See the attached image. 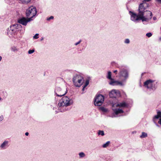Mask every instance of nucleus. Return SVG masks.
<instances>
[{
  "instance_id": "obj_1",
  "label": "nucleus",
  "mask_w": 161,
  "mask_h": 161,
  "mask_svg": "<svg viewBox=\"0 0 161 161\" xmlns=\"http://www.w3.org/2000/svg\"><path fill=\"white\" fill-rule=\"evenodd\" d=\"M148 7V4L143 2L139 6L138 13L137 14L131 11H129V14L130 16V20L135 23H138L139 20H141L142 22L147 21L151 19L152 17V13L151 11H147L146 13L150 14L149 17L144 16L143 11Z\"/></svg>"
},
{
  "instance_id": "obj_2",
  "label": "nucleus",
  "mask_w": 161,
  "mask_h": 161,
  "mask_svg": "<svg viewBox=\"0 0 161 161\" xmlns=\"http://www.w3.org/2000/svg\"><path fill=\"white\" fill-rule=\"evenodd\" d=\"M73 103V100L71 98L67 96H64L59 100L58 107L60 112H63L69 110L67 107L72 105Z\"/></svg>"
},
{
  "instance_id": "obj_3",
  "label": "nucleus",
  "mask_w": 161,
  "mask_h": 161,
  "mask_svg": "<svg viewBox=\"0 0 161 161\" xmlns=\"http://www.w3.org/2000/svg\"><path fill=\"white\" fill-rule=\"evenodd\" d=\"M115 106L116 107H119L121 108H125L127 107L128 106V104L125 101H122L121 102H119L117 104H114L113 105L112 110H113L114 113L116 115L119 114L123 113L124 111L122 109L120 108H114V107Z\"/></svg>"
},
{
  "instance_id": "obj_4",
  "label": "nucleus",
  "mask_w": 161,
  "mask_h": 161,
  "mask_svg": "<svg viewBox=\"0 0 161 161\" xmlns=\"http://www.w3.org/2000/svg\"><path fill=\"white\" fill-rule=\"evenodd\" d=\"M22 27V26L18 24H13L10 26L7 30V34L10 37L13 36Z\"/></svg>"
},
{
  "instance_id": "obj_5",
  "label": "nucleus",
  "mask_w": 161,
  "mask_h": 161,
  "mask_svg": "<svg viewBox=\"0 0 161 161\" xmlns=\"http://www.w3.org/2000/svg\"><path fill=\"white\" fill-rule=\"evenodd\" d=\"M118 74L122 81L125 83L129 77V70L125 68L121 69H120Z\"/></svg>"
},
{
  "instance_id": "obj_6",
  "label": "nucleus",
  "mask_w": 161,
  "mask_h": 161,
  "mask_svg": "<svg viewBox=\"0 0 161 161\" xmlns=\"http://www.w3.org/2000/svg\"><path fill=\"white\" fill-rule=\"evenodd\" d=\"M157 82L154 80L149 79L147 80L144 83V86L151 90H155L157 87Z\"/></svg>"
},
{
  "instance_id": "obj_7",
  "label": "nucleus",
  "mask_w": 161,
  "mask_h": 161,
  "mask_svg": "<svg viewBox=\"0 0 161 161\" xmlns=\"http://www.w3.org/2000/svg\"><path fill=\"white\" fill-rule=\"evenodd\" d=\"M83 77L80 74H75L74 75L73 81L75 86L80 87L83 82Z\"/></svg>"
},
{
  "instance_id": "obj_8",
  "label": "nucleus",
  "mask_w": 161,
  "mask_h": 161,
  "mask_svg": "<svg viewBox=\"0 0 161 161\" xmlns=\"http://www.w3.org/2000/svg\"><path fill=\"white\" fill-rule=\"evenodd\" d=\"M37 11L36 8L32 6L26 10V15L27 17H30L31 19L36 14Z\"/></svg>"
},
{
  "instance_id": "obj_9",
  "label": "nucleus",
  "mask_w": 161,
  "mask_h": 161,
  "mask_svg": "<svg viewBox=\"0 0 161 161\" xmlns=\"http://www.w3.org/2000/svg\"><path fill=\"white\" fill-rule=\"evenodd\" d=\"M104 101V97L102 95H97L94 98V104L96 106H100Z\"/></svg>"
},
{
  "instance_id": "obj_10",
  "label": "nucleus",
  "mask_w": 161,
  "mask_h": 161,
  "mask_svg": "<svg viewBox=\"0 0 161 161\" xmlns=\"http://www.w3.org/2000/svg\"><path fill=\"white\" fill-rule=\"evenodd\" d=\"M33 20L31 18H26L25 17H22L19 18L18 19V22L19 24L26 26L28 22H30Z\"/></svg>"
},
{
  "instance_id": "obj_11",
  "label": "nucleus",
  "mask_w": 161,
  "mask_h": 161,
  "mask_svg": "<svg viewBox=\"0 0 161 161\" xmlns=\"http://www.w3.org/2000/svg\"><path fill=\"white\" fill-rule=\"evenodd\" d=\"M67 90L66 89V90L64 91L60 87L56 86L55 90V93L58 97H62L64 96L66 94Z\"/></svg>"
},
{
  "instance_id": "obj_12",
  "label": "nucleus",
  "mask_w": 161,
  "mask_h": 161,
  "mask_svg": "<svg viewBox=\"0 0 161 161\" xmlns=\"http://www.w3.org/2000/svg\"><path fill=\"white\" fill-rule=\"evenodd\" d=\"M109 96L111 98H116L120 96V93L119 90L113 89L109 92Z\"/></svg>"
},
{
  "instance_id": "obj_13",
  "label": "nucleus",
  "mask_w": 161,
  "mask_h": 161,
  "mask_svg": "<svg viewBox=\"0 0 161 161\" xmlns=\"http://www.w3.org/2000/svg\"><path fill=\"white\" fill-rule=\"evenodd\" d=\"M124 82H122L121 80V81H117L115 80L114 79H113L111 80H110L109 84L112 86H123L124 85L123 84Z\"/></svg>"
},
{
  "instance_id": "obj_14",
  "label": "nucleus",
  "mask_w": 161,
  "mask_h": 161,
  "mask_svg": "<svg viewBox=\"0 0 161 161\" xmlns=\"http://www.w3.org/2000/svg\"><path fill=\"white\" fill-rule=\"evenodd\" d=\"M9 142L7 140H5L0 145V148L2 150L6 149L9 146Z\"/></svg>"
},
{
  "instance_id": "obj_15",
  "label": "nucleus",
  "mask_w": 161,
  "mask_h": 161,
  "mask_svg": "<svg viewBox=\"0 0 161 161\" xmlns=\"http://www.w3.org/2000/svg\"><path fill=\"white\" fill-rule=\"evenodd\" d=\"M159 118H161V112L158 111L157 112V114L154 116L153 118V121L155 122L156 119Z\"/></svg>"
},
{
  "instance_id": "obj_16",
  "label": "nucleus",
  "mask_w": 161,
  "mask_h": 161,
  "mask_svg": "<svg viewBox=\"0 0 161 161\" xmlns=\"http://www.w3.org/2000/svg\"><path fill=\"white\" fill-rule=\"evenodd\" d=\"M31 0H19V3L24 4H27L31 2Z\"/></svg>"
},
{
  "instance_id": "obj_17",
  "label": "nucleus",
  "mask_w": 161,
  "mask_h": 161,
  "mask_svg": "<svg viewBox=\"0 0 161 161\" xmlns=\"http://www.w3.org/2000/svg\"><path fill=\"white\" fill-rule=\"evenodd\" d=\"M111 74H112V73H111V72H110V71H108V73L107 75V78L108 79L110 80H112L113 79L111 77Z\"/></svg>"
},
{
  "instance_id": "obj_18",
  "label": "nucleus",
  "mask_w": 161,
  "mask_h": 161,
  "mask_svg": "<svg viewBox=\"0 0 161 161\" xmlns=\"http://www.w3.org/2000/svg\"><path fill=\"white\" fill-rule=\"evenodd\" d=\"M110 143V141H108L105 143L103 144L102 147L103 148H106L108 146Z\"/></svg>"
},
{
  "instance_id": "obj_19",
  "label": "nucleus",
  "mask_w": 161,
  "mask_h": 161,
  "mask_svg": "<svg viewBox=\"0 0 161 161\" xmlns=\"http://www.w3.org/2000/svg\"><path fill=\"white\" fill-rule=\"evenodd\" d=\"M99 109L103 112L106 113L108 111V109L103 107H100Z\"/></svg>"
},
{
  "instance_id": "obj_20",
  "label": "nucleus",
  "mask_w": 161,
  "mask_h": 161,
  "mask_svg": "<svg viewBox=\"0 0 161 161\" xmlns=\"http://www.w3.org/2000/svg\"><path fill=\"white\" fill-rule=\"evenodd\" d=\"M145 9L143 11L144 16H147V17H149L150 16V14L146 13L147 11H150L146 10L145 11Z\"/></svg>"
},
{
  "instance_id": "obj_21",
  "label": "nucleus",
  "mask_w": 161,
  "mask_h": 161,
  "mask_svg": "<svg viewBox=\"0 0 161 161\" xmlns=\"http://www.w3.org/2000/svg\"><path fill=\"white\" fill-rule=\"evenodd\" d=\"M147 136V134L145 132H142V135L140 136L141 138H145Z\"/></svg>"
},
{
  "instance_id": "obj_22",
  "label": "nucleus",
  "mask_w": 161,
  "mask_h": 161,
  "mask_svg": "<svg viewBox=\"0 0 161 161\" xmlns=\"http://www.w3.org/2000/svg\"><path fill=\"white\" fill-rule=\"evenodd\" d=\"M98 135H101L102 136H104V132L103 130H99L98 131Z\"/></svg>"
},
{
  "instance_id": "obj_23",
  "label": "nucleus",
  "mask_w": 161,
  "mask_h": 161,
  "mask_svg": "<svg viewBox=\"0 0 161 161\" xmlns=\"http://www.w3.org/2000/svg\"><path fill=\"white\" fill-rule=\"evenodd\" d=\"M79 155L80 158H83L85 156V154L83 152H80L79 153Z\"/></svg>"
},
{
  "instance_id": "obj_24",
  "label": "nucleus",
  "mask_w": 161,
  "mask_h": 161,
  "mask_svg": "<svg viewBox=\"0 0 161 161\" xmlns=\"http://www.w3.org/2000/svg\"><path fill=\"white\" fill-rule=\"evenodd\" d=\"M89 80H87L86 81L85 84L84 85V87H86L89 84Z\"/></svg>"
},
{
  "instance_id": "obj_25",
  "label": "nucleus",
  "mask_w": 161,
  "mask_h": 161,
  "mask_svg": "<svg viewBox=\"0 0 161 161\" xmlns=\"http://www.w3.org/2000/svg\"><path fill=\"white\" fill-rule=\"evenodd\" d=\"M35 52L34 49L29 50L28 51V53L29 54H31Z\"/></svg>"
},
{
  "instance_id": "obj_26",
  "label": "nucleus",
  "mask_w": 161,
  "mask_h": 161,
  "mask_svg": "<svg viewBox=\"0 0 161 161\" xmlns=\"http://www.w3.org/2000/svg\"><path fill=\"white\" fill-rule=\"evenodd\" d=\"M152 35V34L151 33V32H149L148 33H147L146 34V36L148 37H151Z\"/></svg>"
},
{
  "instance_id": "obj_27",
  "label": "nucleus",
  "mask_w": 161,
  "mask_h": 161,
  "mask_svg": "<svg viewBox=\"0 0 161 161\" xmlns=\"http://www.w3.org/2000/svg\"><path fill=\"white\" fill-rule=\"evenodd\" d=\"M54 19V17L52 16L50 17H49L47 18L46 19L47 21H49L51 19Z\"/></svg>"
},
{
  "instance_id": "obj_28",
  "label": "nucleus",
  "mask_w": 161,
  "mask_h": 161,
  "mask_svg": "<svg viewBox=\"0 0 161 161\" xmlns=\"http://www.w3.org/2000/svg\"><path fill=\"white\" fill-rule=\"evenodd\" d=\"M124 42L126 44H129L130 41L129 39H126L125 40Z\"/></svg>"
},
{
  "instance_id": "obj_29",
  "label": "nucleus",
  "mask_w": 161,
  "mask_h": 161,
  "mask_svg": "<svg viewBox=\"0 0 161 161\" xmlns=\"http://www.w3.org/2000/svg\"><path fill=\"white\" fill-rule=\"evenodd\" d=\"M39 35V34H36L35 35H34L33 37V38L34 39H37V38H38L39 37L38 36Z\"/></svg>"
},
{
  "instance_id": "obj_30",
  "label": "nucleus",
  "mask_w": 161,
  "mask_h": 161,
  "mask_svg": "<svg viewBox=\"0 0 161 161\" xmlns=\"http://www.w3.org/2000/svg\"><path fill=\"white\" fill-rule=\"evenodd\" d=\"M11 50L13 52H16L18 51V49H17V48L14 47H12Z\"/></svg>"
},
{
  "instance_id": "obj_31",
  "label": "nucleus",
  "mask_w": 161,
  "mask_h": 161,
  "mask_svg": "<svg viewBox=\"0 0 161 161\" xmlns=\"http://www.w3.org/2000/svg\"><path fill=\"white\" fill-rule=\"evenodd\" d=\"M82 40H80L78 42H76L75 43L74 45L76 46L79 45L80 43L81 42Z\"/></svg>"
},
{
  "instance_id": "obj_32",
  "label": "nucleus",
  "mask_w": 161,
  "mask_h": 161,
  "mask_svg": "<svg viewBox=\"0 0 161 161\" xmlns=\"http://www.w3.org/2000/svg\"><path fill=\"white\" fill-rule=\"evenodd\" d=\"M3 119V115L0 116V122L2 121Z\"/></svg>"
},
{
  "instance_id": "obj_33",
  "label": "nucleus",
  "mask_w": 161,
  "mask_h": 161,
  "mask_svg": "<svg viewBox=\"0 0 161 161\" xmlns=\"http://www.w3.org/2000/svg\"><path fill=\"white\" fill-rule=\"evenodd\" d=\"M156 1L158 3H161V0H156Z\"/></svg>"
},
{
  "instance_id": "obj_34",
  "label": "nucleus",
  "mask_w": 161,
  "mask_h": 161,
  "mask_svg": "<svg viewBox=\"0 0 161 161\" xmlns=\"http://www.w3.org/2000/svg\"><path fill=\"white\" fill-rule=\"evenodd\" d=\"M150 0H144V1H143V3H143V2H145V3H146V2L147 1H148H148H149ZM147 4H148V3H147Z\"/></svg>"
},
{
  "instance_id": "obj_35",
  "label": "nucleus",
  "mask_w": 161,
  "mask_h": 161,
  "mask_svg": "<svg viewBox=\"0 0 161 161\" xmlns=\"http://www.w3.org/2000/svg\"><path fill=\"white\" fill-rule=\"evenodd\" d=\"M156 19H157V18H156V17H153V19L154 20H156Z\"/></svg>"
},
{
  "instance_id": "obj_36",
  "label": "nucleus",
  "mask_w": 161,
  "mask_h": 161,
  "mask_svg": "<svg viewBox=\"0 0 161 161\" xmlns=\"http://www.w3.org/2000/svg\"><path fill=\"white\" fill-rule=\"evenodd\" d=\"M113 72L114 73L116 74L117 73V70H115Z\"/></svg>"
},
{
  "instance_id": "obj_37",
  "label": "nucleus",
  "mask_w": 161,
  "mask_h": 161,
  "mask_svg": "<svg viewBox=\"0 0 161 161\" xmlns=\"http://www.w3.org/2000/svg\"><path fill=\"white\" fill-rule=\"evenodd\" d=\"M29 135V133L28 132H26L25 133V135L26 136H28Z\"/></svg>"
},
{
  "instance_id": "obj_38",
  "label": "nucleus",
  "mask_w": 161,
  "mask_h": 161,
  "mask_svg": "<svg viewBox=\"0 0 161 161\" xmlns=\"http://www.w3.org/2000/svg\"><path fill=\"white\" fill-rule=\"evenodd\" d=\"M3 100V99L0 97V101H2Z\"/></svg>"
},
{
  "instance_id": "obj_39",
  "label": "nucleus",
  "mask_w": 161,
  "mask_h": 161,
  "mask_svg": "<svg viewBox=\"0 0 161 161\" xmlns=\"http://www.w3.org/2000/svg\"><path fill=\"white\" fill-rule=\"evenodd\" d=\"M2 57L1 56H0V62L1 61V60H2Z\"/></svg>"
},
{
  "instance_id": "obj_40",
  "label": "nucleus",
  "mask_w": 161,
  "mask_h": 161,
  "mask_svg": "<svg viewBox=\"0 0 161 161\" xmlns=\"http://www.w3.org/2000/svg\"><path fill=\"white\" fill-rule=\"evenodd\" d=\"M85 87H84V86H83V88H82V91H84V89H85Z\"/></svg>"
},
{
  "instance_id": "obj_41",
  "label": "nucleus",
  "mask_w": 161,
  "mask_h": 161,
  "mask_svg": "<svg viewBox=\"0 0 161 161\" xmlns=\"http://www.w3.org/2000/svg\"><path fill=\"white\" fill-rule=\"evenodd\" d=\"M43 40V38H42L41 39V41H42Z\"/></svg>"
},
{
  "instance_id": "obj_42",
  "label": "nucleus",
  "mask_w": 161,
  "mask_h": 161,
  "mask_svg": "<svg viewBox=\"0 0 161 161\" xmlns=\"http://www.w3.org/2000/svg\"><path fill=\"white\" fill-rule=\"evenodd\" d=\"M159 40H160V41H161V37H160L159 38Z\"/></svg>"
},
{
  "instance_id": "obj_43",
  "label": "nucleus",
  "mask_w": 161,
  "mask_h": 161,
  "mask_svg": "<svg viewBox=\"0 0 161 161\" xmlns=\"http://www.w3.org/2000/svg\"><path fill=\"white\" fill-rule=\"evenodd\" d=\"M6 96H5L3 98H4V99H5V98H6Z\"/></svg>"
},
{
  "instance_id": "obj_44",
  "label": "nucleus",
  "mask_w": 161,
  "mask_h": 161,
  "mask_svg": "<svg viewBox=\"0 0 161 161\" xmlns=\"http://www.w3.org/2000/svg\"><path fill=\"white\" fill-rule=\"evenodd\" d=\"M156 125L157 126H159L157 124H156Z\"/></svg>"
}]
</instances>
